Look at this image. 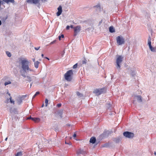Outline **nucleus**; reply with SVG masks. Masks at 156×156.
I'll use <instances>...</instances> for the list:
<instances>
[{"mask_svg":"<svg viewBox=\"0 0 156 156\" xmlns=\"http://www.w3.org/2000/svg\"><path fill=\"white\" fill-rule=\"evenodd\" d=\"M30 62L27 58H23L21 60L20 64L21 69L20 73L21 75L24 78H27V80L30 82L31 81V78L27 74L34 72V70L31 69L29 67Z\"/></svg>","mask_w":156,"mask_h":156,"instance_id":"1","label":"nucleus"},{"mask_svg":"<svg viewBox=\"0 0 156 156\" xmlns=\"http://www.w3.org/2000/svg\"><path fill=\"white\" fill-rule=\"evenodd\" d=\"M73 74V73L72 70L68 71L64 75L65 79L68 81H70L72 79Z\"/></svg>","mask_w":156,"mask_h":156,"instance_id":"2","label":"nucleus"},{"mask_svg":"<svg viewBox=\"0 0 156 156\" xmlns=\"http://www.w3.org/2000/svg\"><path fill=\"white\" fill-rule=\"evenodd\" d=\"M123 57L121 55H119L116 60V66L117 69L119 70L121 67V64L122 61Z\"/></svg>","mask_w":156,"mask_h":156,"instance_id":"3","label":"nucleus"},{"mask_svg":"<svg viewBox=\"0 0 156 156\" xmlns=\"http://www.w3.org/2000/svg\"><path fill=\"white\" fill-rule=\"evenodd\" d=\"M117 43L119 45L124 44L125 40L123 37L121 36H118L116 38Z\"/></svg>","mask_w":156,"mask_h":156,"instance_id":"4","label":"nucleus"},{"mask_svg":"<svg viewBox=\"0 0 156 156\" xmlns=\"http://www.w3.org/2000/svg\"><path fill=\"white\" fill-rule=\"evenodd\" d=\"M123 135L125 137L128 138H132L134 136L133 133L127 131L124 132Z\"/></svg>","mask_w":156,"mask_h":156,"instance_id":"5","label":"nucleus"},{"mask_svg":"<svg viewBox=\"0 0 156 156\" xmlns=\"http://www.w3.org/2000/svg\"><path fill=\"white\" fill-rule=\"evenodd\" d=\"M74 34V35L76 36L80 32L81 30V27L80 26H77L73 28Z\"/></svg>","mask_w":156,"mask_h":156,"instance_id":"6","label":"nucleus"},{"mask_svg":"<svg viewBox=\"0 0 156 156\" xmlns=\"http://www.w3.org/2000/svg\"><path fill=\"white\" fill-rule=\"evenodd\" d=\"M104 90V88L96 89L94 90V93H95L96 95H99L103 93Z\"/></svg>","mask_w":156,"mask_h":156,"instance_id":"7","label":"nucleus"},{"mask_svg":"<svg viewBox=\"0 0 156 156\" xmlns=\"http://www.w3.org/2000/svg\"><path fill=\"white\" fill-rule=\"evenodd\" d=\"M40 0H27V2L30 4H36L39 3Z\"/></svg>","mask_w":156,"mask_h":156,"instance_id":"8","label":"nucleus"},{"mask_svg":"<svg viewBox=\"0 0 156 156\" xmlns=\"http://www.w3.org/2000/svg\"><path fill=\"white\" fill-rule=\"evenodd\" d=\"M58 11L56 13V15L57 16H59L61 14L62 12V7L61 5L58 7Z\"/></svg>","mask_w":156,"mask_h":156,"instance_id":"9","label":"nucleus"},{"mask_svg":"<svg viewBox=\"0 0 156 156\" xmlns=\"http://www.w3.org/2000/svg\"><path fill=\"white\" fill-rule=\"evenodd\" d=\"M135 97L136 98L138 101L139 102H141L142 101V98L140 95H136L135 96Z\"/></svg>","mask_w":156,"mask_h":156,"instance_id":"10","label":"nucleus"},{"mask_svg":"<svg viewBox=\"0 0 156 156\" xmlns=\"http://www.w3.org/2000/svg\"><path fill=\"white\" fill-rule=\"evenodd\" d=\"M96 140L95 138L94 137H92L90 140V142L93 144L95 143Z\"/></svg>","mask_w":156,"mask_h":156,"instance_id":"11","label":"nucleus"},{"mask_svg":"<svg viewBox=\"0 0 156 156\" xmlns=\"http://www.w3.org/2000/svg\"><path fill=\"white\" fill-rule=\"evenodd\" d=\"M109 31L111 33H112L115 32L114 28L112 26L110 27L109 28Z\"/></svg>","mask_w":156,"mask_h":156,"instance_id":"12","label":"nucleus"},{"mask_svg":"<svg viewBox=\"0 0 156 156\" xmlns=\"http://www.w3.org/2000/svg\"><path fill=\"white\" fill-rule=\"evenodd\" d=\"M22 99L21 98H19L17 100V103L18 105H20L22 103Z\"/></svg>","mask_w":156,"mask_h":156,"instance_id":"13","label":"nucleus"},{"mask_svg":"<svg viewBox=\"0 0 156 156\" xmlns=\"http://www.w3.org/2000/svg\"><path fill=\"white\" fill-rule=\"evenodd\" d=\"M31 119L35 122L39 121L40 119L38 118H31Z\"/></svg>","mask_w":156,"mask_h":156,"instance_id":"14","label":"nucleus"},{"mask_svg":"<svg viewBox=\"0 0 156 156\" xmlns=\"http://www.w3.org/2000/svg\"><path fill=\"white\" fill-rule=\"evenodd\" d=\"M3 1L7 4L9 2L13 3L14 2V0H3Z\"/></svg>","mask_w":156,"mask_h":156,"instance_id":"15","label":"nucleus"},{"mask_svg":"<svg viewBox=\"0 0 156 156\" xmlns=\"http://www.w3.org/2000/svg\"><path fill=\"white\" fill-rule=\"evenodd\" d=\"M39 63V62L38 61H36L34 62V67L35 68L37 69L38 68Z\"/></svg>","mask_w":156,"mask_h":156,"instance_id":"16","label":"nucleus"},{"mask_svg":"<svg viewBox=\"0 0 156 156\" xmlns=\"http://www.w3.org/2000/svg\"><path fill=\"white\" fill-rule=\"evenodd\" d=\"M148 44L149 45V47L152 46L151 45V38L150 36L148 39Z\"/></svg>","mask_w":156,"mask_h":156,"instance_id":"17","label":"nucleus"},{"mask_svg":"<svg viewBox=\"0 0 156 156\" xmlns=\"http://www.w3.org/2000/svg\"><path fill=\"white\" fill-rule=\"evenodd\" d=\"M149 48L151 51L152 52H154L156 51V48H154L151 46V47H150Z\"/></svg>","mask_w":156,"mask_h":156,"instance_id":"18","label":"nucleus"},{"mask_svg":"<svg viewBox=\"0 0 156 156\" xmlns=\"http://www.w3.org/2000/svg\"><path fill=\"white\" fill-rule=\"evenodd\" d=\"M114 140L115 143H118L120 141V139L119 138H115Z\"/></svg>","mask_w":156,"mask_h":156,"instance_id":"19","label":"nucleus"},{"mask_svg":"<svg viewBox=\"0 0 156 156\" xmlns=\"http://www.w3.org/2000/svg\"><path fill=\"white\" fill-rule=\"evenodd\" d=\"M23 154L21 152H19L17 153L16 156H22Z\"/></svg>","mask_w":156,"mask_h":156,"instance_id":"20","label":"nucleus"},{"mask_svg":"<svg viewBox=\"0 0 156 156\" xmlns=\"http://www.w3.org/2000/svg\"><path fill=\"white\" fill-rule=\"evenodd\" d=\"M11 83V82L10 81H8L5 82L4 83V85L5 86H6L8 84H10Z\"/></svg>","mask_w":156,"mask_h":156,"instance_id":"21","label":"nucleus"},{"mask_svg":"<svg viewBox=\"0 0 156 156\" xmlns=\"http://www.w3.org/2000/svg\"><path fill=\"white\" fill-rule=\"evenodd\" d=\"M7 55L9 57H10L11 56V53L9 51L6 52Z\"/></svg>","mask_w":156,"mask_h":156,"instance_id":"22","label":"nucleus"},{"mask_svg":"<svg viewBox=\"0 0 156 156\" xmlns=\"http://www.w3.org/2000/svg\"><path fill=\"white\" fill-rule=\"evenodd\" d=\"M76 94L79 97H81L83 96V95L79 92H77Z\"/></svg>","mask_w":156,"mask_h":156,"instance_id":"23","label":"nucleus"},{"mask_svg":"<svg viewBox=\"0 0 156 156\" xmlns=\"http://www.w3.org/2000/svg\"><path fill=\"white\" fill-rule=\"evenodd\" d=\"M9 99L10 100V102L11 103H13V104H14V101L13 100H12V97H10L9 98Z\"/></svg>","mask_w":156,"mask_h":156,"instance_id":"24","label":"nucleus"},{"mask_svg":"<svg viewBox=\"0 0 156 156\" xmlns=\"http://www.w3.org/2000/svg\"><path fill=\"white\" fill-rule=\"evenodd\" d=\"M39 92L38 91L35 94L33 97L32 98H34L37 95H38L39 94Z\"/></svg>","mask_w":156,"mask_h":156,"instance_id":"25","label":"nucleus"},{"mask_svg":"<svg viewBox=\"0 0 156 156\" xmlns=\"http://www.w3.org/2000/svg\"><path fill=\"white\" fill-rule=\"evenodd\" d=\"M48 100L47 99H45V106H47L48 105Z\"/></svg>","mask_w":156,"mask_h":156,"instance_id":"26","label":"nucleus"},{"mask_svg":"<svg viewBox=\"0 0 156 156\" xmlns=\"http://www.w3.org/2000/svg\"><path fill=\"white\" fill-rule=\"evenodd\" d=\"M64 37V36L63 34H62L61 36H58V38L59 40H60L61 38H63Z\"/></svg>","mask_w":156,"mask_h":156,"instance_id":"27","label":"nucleus"},{"mask_svg":"<svg viewBox=\"0 0 156 156\" xmlns=\"http://www.w3.org/2000/svg\"><path fill=\"white\" fill-rule=\"evenodd\" d=\"M77 67V63H76L73 66V69L76 68Z\"/></svg>","mask_w":156,"mask_h":156,"instance_id":"28","label":"nucleus"},{"mask_svg":"<svg viewBox=\"0 0 156 156\" xmlns=\"http://www.w3.org/2000/svg\"><path fill=\"white\" fill-rule=\"evenodd\" d=\"M83 152V151L81 150H79V151L77 152V154H82Z\"/></svg>","mask_w":156,"mask_h":156,"instance_id":"29","label":"nucleus"},{"mask_svg":"<svg viewBox=\"0 0 156 156\" xmlns=\"http://www.w3.org/2000/svg\"><path fill=\"white\" fill-rule=\"evenodd\" d=\"M40 48V47H35L34 49H35L36 50H38Z\"/></svg>","mask_w":156,"mask_h":156,"instance_id":"30","label":"nucleus"},{"mask_svg":"<svg viewBox=\"0 0 156 156\" xmlns=\"http://www.w3.org/2000/svg\"><path fill=\"white\" fill-rule=\"evenodd\" d=\"M131 75H132L133 76H134L135 75V73L134 71L132 73H131Z\"/></svg>","mask_w":156,"mask_h":156,"instance_id":"31","label":"nucleus"},{"mask_svg":"<svg viewBox=\"0 0 156 156\" xmlns=\"http://www.w3.org/2000/svg\"><path fill=\"white\" fill-rule=\"evenodd\" d=\"M86 63V60H84L83 61H82V63L83 64H85Z\"/></svg>","mask_w":156,"mask_h":156,"instance_id":"32","label":"nucleus"},{"mask_svg":"<svg viewBox=\"0 0 156 156\" xmlns=\"http://www.w3.org/2000/svg\"><path fill=\"white\" fill-rule=\"evenodd\" d=\"M110 106H111L110 104H108V106H107L108 108L109 109L110 108Z\"/></svg>","mask_w":156,"mask_h":156,"instance_id":"33","label":"nucleus"},{"mask_svg":"<svg viewBox=\"0 0 156 156\" xmlns=\"http://www.w3.org/2000/svg\"><path fill=\"white\" fill-rule=\"evenodd\" d=\"M70 27L69 26H67L66 27V29L67 30H68L69 29Z\"/></svg>","mask_w":156,"mask_h":156,"instance_id":"34","label":"nucleus"},{"mask_svg":"<svg viewBox=\"0 0 156 156\" xmlns=\"http://www.w3.org/2000/svg\"><path fill=\"white\" fill-rule=\"evenodd\" d=\"M61 104H59L57 105V106L58 107H60L61 106Z\"/></svg>","mask_w":156,"mask_h":156,"instance_id":"35","label":"nucleus"},{"mask_svg":"<svg viewBox=\"0 0 156 156\" xmlns=\"http://www.w3.org/2000/svg\"><path fill=\"white\" fill-rule=\"evenodd\" d=\"M76 136V134L75 133H74L73 134V136L74 138H75Z\"/></svg>","mask_w":156,"mask_h":156,"instance_id":"36","label":"nucleus"},{"mask_svg":"<svg viewBox=\"0 0 156 156\" xmlns=\"http://www.w3.org/2000/svg\"><path fill=\"white\" fill-rule=\"evenodd\" d=\"M70 27L71 28H73H73H74V27H73V25H71L70 26Z\"/></svg>","mask_w":156,"mask_h":156,"instance_id":"37","label":"nucleus"},{"mask_svg":"<svg viewBox=\"0 0 156 156\" xmlns=\"http://www.w3.org/2000/svg\"><path fill=\"white\" fill-rule=\"evenodd\" d=\"M32 60L34 62L35 61V58H33L32 59Z\"/></svg>","mask_w":156,"mask_h":156,"instance_id":"38","label":"nucleus"},{"mask_svg":"<svg viewBox=\"0 0 156 156\" xmlns=\"http://www.w3.org/2000/svg\"><path fill=\"white\" fill-rule=\"evenodd\" d=\"M44 58H46V59H48V60H49V58H48V57H44Z\"/></svg>","mask_w":156,"mask_h":156,"instance_id":"39","label":"nucleus"},{"mask_svg":"<svg viewBox=\"0 0 156 156\" xmlns=\"http://www.w3.org/2000/svg\"><path fill=\"white\" fill-rule=\"evenodd\" d=\"M34 79H36V77H35V76H33L32 77Z\"/></svg>","mask_w":156,"mask_h":156,"instance_id":"40","label":"nucleus"},{"mask_svg":"<svg viewBox=\"0 0 156 156\" xmlns=\"http://www.w3.org/2000/svg\"><path fill=\"white\" fill-rule=\"evenodd\" d=\"M154 154L156 156V152H154Z\"/></svg>","mask_w":156,"mask_h":156,"instance_id":"41","label":"nucleus"},{"mask_svg":"<svg viewBox=\"0 0 156 156\" xmlns=\"http://www.w3.org/2000/svg\"><path fill=\"white\" fill-rule=\"evenodd\" d=\"M31 118H32L31 117H30L28 118V119H31Z\"/></svg>","mask_w":156,"mask_h":156,"instance_id":"42","label":"nucleus"},{"mask_svg":"<svg viewBox=\"0 0 156 156\" xmlns=\"http://www.w3.org/2000/svg\"><path fill=\"white\" fill-rule=\"evenodd\" d=\"M41 56L42 57H44V55L43 54H41Z\"/></svg>","mask_w":156,"mask_h":156,"instance_id":"43","label":"nucleus"},{"mask_svg":"<svg viewBox=\"0 0 156 156\" xmlns=\"http://www.w3.org/2000/svg\"><path fill=\"white\" fill-rule=\"evenodd\" d=\"M2 22L0 20V26L1 25Z\"/></svg>","mask_w":156,"mask_h":156,"instance_id":"44","label":"nucleus"},{"mask_svg":"<svg viewBox=\"0 0 156 156\" xmlns=\"http://www.w3.org/2000/svg\"><path fill=\"white\" fill-rule=\"evenodd\" d=\"M7 139H8V138H7V137H6V138H5V141H6V140H7Z\"/></svg>","mask_w":156,"mask_h":156,"instance_id":"45","label":"nucleus"},{"mask_svg":"<svg viewBox=\"0 0 156 156\" xmlns=\"http://www.w3.org/2000/svg\"><path fill=\"white\" fill-rule=\"evenodd\" d=\"M44 106V104H43L42 105V106H41V107H43Z\"/></svg>","mask_w":156,"mask_h":156,"instance_id":"46","label":"nucleus"},{"mask_svg":"<svg viewBox=\"0 0 156 156\" xmlns=\"http://www.w3.org/2000/svg\"><path fill=\"white\" fill-rule=\"evenodd\" d=\"M54 41H53V42H51V44H53V43H54Z\"/></svg>","mask_w":156,"mask_h":156,"instance_id":"47","label":"nucleus"},{"mask_svg":"<svg viewBox=\"0 0 156 156\" xmlns=\"http://www.w3.org/2000/svg\"><path fill=\"white\" fill-rule=\"evenodd\" d=\"M67 126H70V124H68V125H67Z\"/></svg>","mask_w":156,"mask_h":156,"instance_id":"48","label":"nucleus"},{"mask_svg":"<svg viewBox=\"0 0 156 156\" xmlns=\"http://www.w3.org/2000/svg\"><path fill=\"white\" fill-rule=\"evenodd\" d=\"M9 94V96H10V94Z\"/></svg>","mask_w":156,"mask_h":156,"instance_id":"49","label":"nucleus"},{"mask_svg":"<svg viewBox=\"0 0 156 156\" xmlns=\"http://www.w3.org/2000/svg\"><path fill=\"white\" fill-rule=\"evenodd\" d=\"M63 54H64V53L62 54V56H63Z\"/></svg>","mask_w":156,"mask_h":156,"instance_id":"50","label":"nucleus"},{"mask_svg":"<svg viewBox=\"0 0 156 156\" xmlns=\"http://www.w3.org/2000/svg\"><path fill=\"white\" fill-rule=\"evenodd\" d=\"M30 85V87H31V85H32V84H31Z\"/></svg>","mask_w":156,"mask_h":156,"instance_id":"51","label":"nucleus"},{"mask_svg":"<svg viewBox=\"0 0 156 156\" xmlns=\"http://www.w3.org/2000/svg\"><path fill=\"white\" fill-rule=\"evenodd\" d=\"M133 103H134V101H133Z\"/></svg>","mask_w":156,"mask_h":156,"instance_id":"52","label":"nucleus"}]
</instances>
